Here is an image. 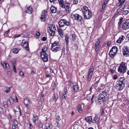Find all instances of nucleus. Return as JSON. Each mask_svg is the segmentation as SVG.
<instances>
[{
  "mask_svg": "<svg viewBox=\"0 0 129 129\" xmlns=\"http://www.w3.org/2000/svg\"><path fill=\"white\" fill-rule=\"evenodd\" d=\"M38 119L39 118L37 115L35 116H34L32 118L33 122L34 123H35L36 121L38 120Z\"/></svg>",
  "mask_w": 129,
  "mask_h": 129,
  "instance_id": "obj_32",
  "label": "nucleus"
},
{
  "mask_svg": "<svg viewBox=\"0 0 129 129\" xmlns=\"http://www.w3.org/2000/svg\"><path fill=\"white\" fill-rule=\"evenodd\" d=\"M118 78V77L117 75H115L113 77V78L115 80L117 79Z\"/></svg>",
  "mask_w": 129,
  "mask_h": 129,
  "instance_id": "obj_64",
  "label": "nucleus"
},
{
  "mask_svg": "<svg viewBox=\"0 0 129 129\" xmlns=\"http://www.w3.org/2000/svg\"><path fill=\"white\" fill-rule=\"evenodd\" d=\"M128 13V11L126 10L123 11L122 12V13L123 14L125 15L127 14Z\"/></svg>",
  "mask_w": 129,
  "mask_h": 129,
  "instance_id": "obj_48",
  "label": "nucleus"
},
{
  "mask_svg": "<svg viewBox=\"0 0 129 129\" xmlns=\"http://www.w3.org/2000/svg\"><path fill=\"white\" fill-rule=\"evenodd\" d=\"M46 38L45 37H43L42 39V40L44 41H45L46 40Z\"/></svg>",
  "mask_w": 129,
  "mask_h": 129,
  "instance_id": "obj_62",
  "label": "nucleus"
},
{
  "mask_svg": "<svg viewBox=\"0 0 129 129\" xmlns=\"http://www.w3.org/2000/svg\"><path fill=\"white\" fill-rule=\"evenodd\" d=\"M90 11L88 9L87 7L85 6H83V9H82V12L83 14L84 13H86V12H88Z\"/></svg>",
  "mask_w": 129,
  "mask_h": 129,
  "instance_id": "obj_17",
  "label": "nucleus"
},
{
  "mask_svg": "<svg viewBox=\"0 0 129 129\" xmlns=\"http://www.w3.org/2000/svg\"><path fill=\"white\" fill-rule=\"evenodd\" d=\"M72 1H73V3L74 4H77L78 2V0H72Z\"/></svg>",
  "mask_w": 129,
  "mask_h": 129,
  "instance_id": "obj_52",
  "label": "nucleus"
},
{
  "mask_svg": "<svg viewBox=\"0 0 129 129\" xmlns=\"http://www.w3.org/2000/svg\"><path fill=\"white\" fill-rule=\"evenodd\" d=\"M13 69L15 72L16 73V70L15 66V65L13 66Z\"/></svg>",
  "mask_w": 129,
  "mask_h": 129,
  "instance_id": "obj_58",
  "label": "nucleus"
},
{
  "mask_svg": "<svg viewBox=\"0 0 129 129\" xmlns=\"http://www.w3.org/2000/svg\"><path fill=\"white\" fill-rule=\"evenodd\" d=\"M16 62V60H12L11 61V63L13 65V66H15Z\"/></svg>",
  "mask_w": 129,
  "mask_h": 129,
  "instance_id": "obj_47",
  "label": "nucleus"
},
{
  "mask_svg": "<svg viewBox=\"0 0 129 129\" xmlns=\"http://www.w3.org/2000/svg\"><path fill=\"white\" fill-rule=\"evenodd\" d=\"M119 1L120 3L119 4V6L121 5L124 2V1H123L122 0H119Z\"/></svg>",
  "mask_w": 129,
  "mask_h": 129,
  "instance_id": "obj_53",
  "label": "nucleus"
},
{
  "mask_svg": "<svg viewBox=\"0 0 129 129\" xmlns=\"http://www.w3.org/2000/svg\"><path fill=\"white\" fill-rule=\"evenodd\" d=\"M111 42L110 41H109L107 42V45L108 46H109L110 45V44H111Z\"/></svg>",
  "mask_w": 129,
  "mask_h": 129,
  "instance_id": "obj_61",
  "label": "nucleus"
},
{
  "mask_svg": "<svg viewBox=\"0 0 129 129\" xmlns=\"http://www.w3.org/2000/svg\"><path fill=\"white\" fill-rule=\"evenodd\" d=\"M7 74L9 77H10L11 76V72L10 71H8L7 72Z\"/></svg>",
  "mask_w": 129,
  "mask_h": 129,
  "instance_id": "obj_49",
  "label": "nucleus"
},
{
  "mask_svg": "<svg viewBox=\"0 0 129 129\" xmlns=\"http://www.w3.org/2000/svg\"><path fill=\"white\" fill-rule=\"evenodd\" d=\"M72 18L74 20H77L79 21L81 23L83 22V19L81 16L80 15L76 13L73 14L72 15Z\"/></svg>",
  "mask_w": 129,
  "mask_h": 129,
  "instance_id": "obj_6",
  "label": "nucleus"
},
{
  "mask_svg": "<svg viewBox=\"0 0 129 129\" xmlns=\"http://www.w3.org/2000/svg\"><path fill=\"white\" fill-rule=\"evenodd\" d=\"M47 13L46 10L43 11L41 13V19L42 21H45L46 19Z\"/></svg>",
  "mask_w": 129,
  "mask_h": 129,
  "instance_id": "obj_9",
  "label": "nucleus"
},
{
  "mask_svg": "<svg viewBox=\"0 0 129 129\" xmlns=\"http://www.w3.org/2000/svg\"><path fill=\"white\" fill-rule=\"evenodd\" d=\"M48 50V47L46 46H44L41 52V56L43 60L45 62L47 61L48 60V55L46 52Z\"/></svg>",
  "mask_w": 129,
  "mask_h": 129,
  "instance_id": "obj_3",
  "label": "nucleus"
},
{
  "mask_svg": "<svg viewBox=\"0 0 129 129\" xmlns=\"http://www.w3.org/2000/svg\"><path fill=\"white\" fill-rule=\"evenodd\" d=\"M76 36L74 34H73L72 35V39L73 41H74L76 39Z\"/></svg>",
  "mask_w": 129,
  "mask_h": 129,
  "instance_id": "obj_45",
  "label": "nucleus"
},
{
  "mask_svg": "<svg viewBox=\"0 0 129 129\" xmlns=\"http://www.w3.org/2000/svg\"><path fill=\"white\" fill-rule=\"evenodd\" d=\"M125 79L124 77H120L118 79L114 84L115 88L118 91L122 90L125 86Z\"/></svg>",
  "mask_w": 129,
  "mask_h": 129,
  "instance_id": "obj_1",
  "label": "nucleus"
},
{
  "mask_svg": "<svg viewBox=\"0 0 129 129\" xmlns=\"http://www.w3.org/2000/svg\"><path fill=\"white\" fill-rule=\"evenodd\" d=\"M57 29L59 34L60 36L62 37L64 34L63 31L66 29H64L61 27H58Z\"/></svg>",
  "mask_w": 129,
  "mask_h": 129,
  "instance_id": "obj_13",
  "label": "nucleus"
},
{
  "mask_svg": "<svg viewBox=\"0 0 129 129\" xmlns=\"http://www.w3.org/2000/svg\"><path fill=\"white\" fill-rule=\"evenodd\" d=\"M123 9V8H121V7H120L117 10L116 12L117 13H119L121 12L122 11Z\"/></svg>",
  "mask_w": 129,
  "mask_h": 129,
  "instance_id": "obj_40",
  "label": "nucleus"
},
{
  "mask_svg": "<svg viewBox=\"0 0 129 129\" xmlns=\"http://www.w3.org/2000/svg\"><path fill=\"white\" fill-rule=\"evenodd\" d=\"M50 10L52 13H56L57 11V9L55 7L53 6L51 7Z\"/></svg>",
  "mask_w": 129,
  "mask_h": 129,
  "instance_id": "obj_20",
  "label": "nucleus"
},
{
  "mask_svg": "<svg viewBox=\"0 0 129 129\" xmlns=\"http://www.w3.org/2000/svg\"><path fill=\"white\" fill-rule=\"evenodd\" d=\"M92 75L87 74V79L88 81H90L91 79Z\"/></svg>",
  "mask_w": 129,
  "mask_h": 129,
  "instance_id": "obj_38",
  "label": "nucleus"
},
{
  "mask_svg": "<svg viewBox=\"0 0 129 129\" xmlns=\"http://www.w3.org/2000/svg\"><path fill=\"white\" fill-rule=\"evenodd\" d=\"M62 20V19H60L59 21L58 24L59 27H61L64 29H66L67 27L65 26L63 23V22Z\"/></svg>",
  "mask_w": 129,
  "mask_h": 129,
  "instance_id": "obj_16",
  "label": "nucleus"
},
{
  "mask_svg": "<svg viewBox=\"0 0 129 129\" xmlns=\"http://www.w3.org/2000/svg\"><path fill=\"white\" fill-rule=\"evenodd\" d=\"M105 107L104 106H102V109L100 111V112H101V114L100 115H101L102 116L104 114V109H105Z\"/></svg>",
  "mask_w": 129,
  "mask_h": 129,
  "instance_id": "obj_35",
  "label": "nucleus"
},
{
  "mask_svg": "<svg viewBox=\"0 0 129 129\" xmlns=\"http://www.w3.org/2000/svg\"><path fill=\"white\" fill-rule=\"evenodd\" d=\"M51 49L53 52H56L61 50L60 46L59 45V43L57 41H55L51 44Z\"/></svg>",
  "mask_w": 129,
  "mask_h": 129,
  "instance_id": "obj_4",
  "label": "nucleus"
},
{
  "mask_svg": "<svg viewBox=\"0 0 129 129\" xmlns=\"http://www.w3.org/2000/svg\"><path fill=\"white\" fill-rule=\"evenodd\" d=\"M56 29V27L54 25H52L50 26H49L48 29V31L50 34L51 36H54L55 34V31Z\"/></svg>",
  "mask_w": 129,
  "mask_h": 129,
  "instance_id": "obj_7",
  "label": "nucleus"
},
{
  "mask_svg": "<svg viewBox=\"0 0 129 129\" xmlns=\"http://www.w3.org/2000/svg\"><path fill=\"white\" fill-rule=\"evenodd\" d=\"M36 36H37L38 37H39L40 35V33L38 31H37L36 32Z\"/></svg>",
  "mask_w": 129,
  "mask_h": 129,
  "instance_id": "obj_56",
  "label": "nucleus"
},
{
  "mask_svg": "<svg viewBox=\"0 0 129 129\" xmlns=\"http://www.w3.org/2000/svg\"><path fill=\"white\" fill-rule=\"evenodd\" d=\"M122 28L123 30H126L129 28V21H126L123 24Z\"/></svg>",
  "mask_w": 129,
  "mask_h": 129,
  "instance_id": "obj_11",
  "label": "nucleus"
},
{
  "mask_svg": "<svg viewBox=\"0 0 129 129\" xmlns=\"http://www.w3.org/2000/svg\"><path fill=\"white\" fill-rule=\"evenodd\" d=\"M116 53H114V52L110 51L109 52V55L110 57L111 58H113L114 56H115Z\"/></svg>",
  "mask_w": 129,
  "mask_h": 129,
  "instance_id": "obj_33",
  "label": "nucleus"
},
{
  "mask_svg": "<svg viewBox=\"0 0 129 129\" xmlns=\"http://www.w3.org/2000/svg\"><path fill=\"white\" fill-rule=\"evenodd\" d=\"M123 54L125 57L129 56V47L127 46H124L122 48Z\"/></svg>",
  "mask_w": 129,
  "mask_h": 129,
  "instance_id": "obj_8",
  "label": "nucleus"
},
{
  "mask_svg": "<svg viewBox=\"0 0 129 129\" xmlns=\"http://www.w3.org/2000/svg\"><path fill=\"white\" fill-rule=\"evenodd\" d=\"M98 104H103V106H104V104H105L104 101H105V98H104V99H101L100 98L98 99Z\"/></svg>",
  "mask_w": 129,
  "mask_h": 129,
  "instance_id": "obj_25",
  "label": "nucleus"
},
{
  "mask_svg": "<svg viewBox=\"0 0 129 129\" xmlns=\"http://www.w3.org/2000/svg\"><path fill=\"white\" fill-rule=\"evenodd\" d=\"M22 44L23 46L25 48V49L29 51V49L28 43L25 41V40H23L22 42Z\"/></svg>",
  "mask_w": 129,
  "mask_h": 129,
  "instance_id": "obj_14",
  "label": "nucleus"
},
{
  "mask_svg": "<svg viewBox=\"0 0 129 129\" xmlns=\"http://www.w3.org/2000/svg\"><path fill=\"white\" fill-rule=\"evenodd\" d=\"M12 99L13 100V102H17L18 101V100L16 97H15V98H12Z\"/></svg>",
  "mask_w": 129,
  "mask_h": 129,
  "instance_id": "obj_54",
  "label": "nucleus"
},
{
  "mask_svg": "<svg viewBox=\"0 0 129 129\" xmlns=\"http://www.w3.org/2000/svg\"><path fill=\"white\" fill-rule=\"evenodd\" d=\"M60 7L64 9L65 11L67 13L70 12V1L69 0H58Z\"/></svg>",
  "mask_w": 129,
  "mask_h": 129,
  "instance_id": "obj_2",
  "label": "nucleus"
},
{
  "mask_svg": "<svg viewBox=\"0 0 129 129\" xmlns=\"http://www.w3.org/2000/svg\"><path fill=\"white\" fill-rule=\"evenodd\" d=\"M100 40L101 39L99 38L98 39V41L95 43V51L96 52H97L99 51Z\"/></svg>",
  "mask_w": 129,
  "mask_h": 129,
  "instance_id": "obj_12",
  "label": "nucleus"
},
{
  "mask_svg": "<svg viewBox=\"0 0 129 129\" xmlns=\"http://www.w3.org/2000/svg\"><path fill=\"white\" fill-rule=\"evenodd\" d=\"M12 98H9V100L10 103L11 104H12L13 103V101Z\"/></svg>",
  "mask_w": 129,
  "mask_h": 129,
  "instance_id": "obj_44",
  "label": "nucleus"
},
{
  "mask_svg": "<svg viewBox=\"0 0 129 129\" xmlns=\"http://www.w3.org/2000/svg\"><path fill=\"white\" fill-rule=\"evenodd\" d=\"M105 96H104V95H103L102 94H100V97L98 99L100 98L101 99H104Z\"/></svg>",
  "mask_w": 129,
  "mask_h": 129,
  "instance_id": "obj_46",
  "label": "nucleus"
},
{
  "mask_svg": "<svg viewBox=\"0 0 129 129\" xmlns=\"http://www.w3.org/2000/svg\"><path fill=\"white\" fill-rule=\"evenodd\" d=\"M124 38H125V37L124 36H120L119 37V38L117 41V43H121Z\"/></svg>",
  "mask_w": 129,
  "mask_h": 129,
  "instance_id": "obj_19",
  "label": "nucleus"
},
{
  "mask_svg": "<svg viewBox=\"0 0 129 129\" xmlns=\"http://www.w3.org/2000/svg\"><path fill=\"white\" fill-rule=\"evenodd\" d=\"M19 76L22 78H23L24 77V75L23 72L21 71L19 73Z\"/></svg>",
  "mask_w": 129,
  "mask_h": 129,
  "instance_id": "obj_42",
  "label": "nucleus"
},
{
  "mask_svg": "<svg viewBox=\"0 0 129 129\" xmlns=\"http://www.w3.org/2000/svg\"><path fill=\"white\" fill-rule=\"evenodd\" d=\"M10 88L8 87H6L5 92L6 93H8L10 91Z\"/></svg>",
  "mask_w": 129,
  "mask_h": 129,
  "instance_id": "obj_43",
  "label": "nucleus"
},
{
  "mask_svg": "<svg viewBox=\"0 0 129 129\" xmlns=\"http://www.w3.org/2000/svg\"><path fill=\"white\" fill-rule=\"evenodd\" d=\"M85 120L88 122H89L91 121L92 122V118L91 117L89 116L86 117L85 118Z\"/></svg>",
  "mask_w": 129,
  "mask_h": 129,
  "instance_id": "obj_31",
  "label": "nucleus"
},
{
  "mask_svg": "<svg viewBox=\"0 0 129 129\" xmlns=\"http://www.w3.org/2000/svg\"><path fill=\"white\" fill-rule=\"evenodd\" d=\"M94 70V68L93 66L91 67L88 71V74L92 75L93 73Z\"/></svg>",
  "mask_w": 129,
  "mask_h": 129,
  "instance_id": "obj_23",
  "label": "nucleus"
},
{
  "mask_svg": "<svg viewBox=\"0 0 129 129\" xmlns=\"http://www.w3.org/2000/svg\"><path fill=\"white\" fill-rule=\"evenodd\" d=\"M23 102L24 104L27 108L29 107L30 102L28 98H26L24 99Z\"/></svg>",
  "mask_w": 129,
  "mask_h": 129,
  "instance_id": "obj_15",
  "label": "nucleus"
},
{
  "mask_svg": "<svg viewBox=\"0 0 129 129\" xmlns=\"http://www.w3.org/2000/svg\"><path fill=\"white\" fill-rule=\"evenodd\" d=\"M3 67L4 68H9V64L6 62H4L3 64Z\"/></svg>",
  "mask_w": 129,
  "mask_h": 129,
  "instance_id": "obj_36",
  "label": "nucleus"
},
{
  "mask_svg": "<svg viewBox=\"0 0 129 129\" xmlns=\"http://www.w3.org/2000/svg\"><path fill=\"white\" fill-rule=\"evenodd\" d=\"M56 119L58 120V121H60L61 120V118L59 115H58L56 117Z\"/></svg>",
  "mask_w": 129,
  "mask_h": 129,
  "instance_id": "obj_55",
  "label": "nucleus"
},
{
  "mask_svg": "<svg viewBox=\"0 0 129 129\" xmlns=\"http://www.w3.org/2000/svg\"><path fill=\"white\" fill-rule=\"evenodd\" d=\"M69 37L68 36H66L65 37V40L66 41V43L67 45H68L69 41Z\"/></svg>",
  "mask_w": 129,
  "mask_h": 129,
  "instance_id": "obj_39",
  "label": "nucleus"
},
{
  "mask_svg": "<svg viewBox=\"0 0 129 129\" xmlns=\"http://www.w3.org/2000/svg\"><path fill=\"white\" fill-rule=\"evenodd\" d=\"M62 21L63 22V23L65 26H69L70 25V22L65 20L64 19H62Z\"/></svg>",
  "mask_w": 129,
  "mask_h": 129,
  "instance_id": "obj_21",
  "label": "nucleus"
},
{
  "mask_svg": "<svg viewBox=\"0 0 129 129\" xmlns=\"http://www.w3.org/2000/svg\"><path fill=\"white\" fill-rule=\"evenodd\" d=\"M35 74V72L33 71H32L30 73V74L32 75H34Z\"/></svg>",
  "mask_w": 129,
  "mask_h": 129,
  "instance_id": "obj_63",
  "label": "nucleus"
},
{
  "mask_svg": "<svg viewBox=\"0 0 129 129\" xmlns=\"http://www.w3.org/2000/svg\"><path fill=\"white\" fill-rule=\"evenodd\" d=\"M21 36V35L20 34H18L17 35H16L14 37L15 38H16L19 37H20Z\"/></svg>",
  "mask_w": 129,
  "mask_h": 129,
  "instance_id": "obj_60",
  "label": "nucleus"
},
{
  "mask_svg": "<svg viewBox=\"0 0 129 129\" xmlns=\"http://www.w3.org/2000/svg\"><path fill=\"white\" fill-rule=\"evenodd\" d=\"M32 8L30 6L26 8L25 10V12L26 13H28L29 14H31L32 12Z\"/></svg>",
  "mask_w": 129,
  "mask_h": 129,
  "instance_id": "obj_18",
  "label": "nucleus"
},
{
  "mask_svg": "<svg viewBox=\"0 0 129 129\" xmlns=\"http://www.w3.org/2000/svg\"><path fill=\"white\" fill-rule=\"evenodd\" d=\"M38 125L39 127L40 128H42L43 127V124L41 122H40L38 123Z\"/></svg>",
  "mask_w": 129,
  "mask_h": 129,
  "instance_id": "obj_50",
  "label": "nucleus"
},
{
  "mask_svg": "<svg viewBox=\"0 0 129 129\" xmlns=\"http://www.w3.org/2000/svg\"><path fill=\"white\" fill-rule=\"evenodd\" d=\"M58 98V94L57 93H54V94L53 100L55 102H56Z\"/></svg>",
  "mask_w": 129,
  "mask_h": 129,
  "instance_id": "obj_26",
  "label": "nucleus"
},
{
  "mask_svg": "<svg viewBox=\"0 0 129 129\" xmlns=\"http://www.w3.org/2000/svg\"><path fill=\"white\" fill-rule=\"evenodd\" d=\"M66 95V94H65L64 93L63 94L62 96V99H64L65 98Z\"/></svg>",
  "mask_w": 129,
  "mask_h": 129,
  "instance_id": "obj_59",
  "label": "nucleus"
},
{
  "mask_svg": "<svg viewBox=\"0 0 129 129\" xmlns=\"http://www.w3.org/2000/svg\"><path fill=\"white\" fill-rule=\"evenodd\" d=\"M99 120V119L98 117L95 116L93 118V119L92 121V122L95 123L96 122H98Z\"/></svg>",
  "mask_w": 129,
  "mask_h": 129,
  "instance_id": "obj_27",
  "label": "nucleus"
},
{
  "mask_svg": "<svg viewBox=\"0 0 129 129\" xmlns=\"http://www.w3.org/2000/svg\"><path fill=\"white\" fill-rule=\"evenodd\" d=\"M98 82H95L93 85V87L94 89H96L98 88V89L99 87L98 86Z\"/></svg>",
  "mask_w": 129,
  "mask_h": 129,
  "instance_id": "obj_34",
  "label": "nucleus"
},
{
  "mask_svg": "<svg viewBox=\"0 0 129 129\" xmlns=\"http://www.w3.org/2000/svg\"><path fill=\"white\" fill-rule=\"evenodd\" d=\"M72 88L74 92L77 91L79 89V87L77 85L72 86Z\"/></svg>",
  "mask_w": 129,
  "mask_h": 129,
  "instance_id": "obj_28",
  "label": "nucleus"
},
{
  "mask_svg": "<svg viewBox=\"0 0 129 129\" xmlns=\"http://www.w3.org/2000/svg\"><path fill=\"white\" fill-rule=\"evenodd\" d=\"M4 106L5 107L7 108L8 105L7 104V102H4Z\"/></svg>",
  "mask_w": 129,
  "mask_h": 129,
  "instance_id": "obj_51",
  "label": "nucleus"
},
{
  "mask_svg": "<svg viewBox=\"0 0 129 129\" xmlns=\"http://www.w3.org/2000/svg\"><path fill=\"white\" fill-rule=\"evenodd\" d=\"M83 14L85 19H89L92 17V13L90 11L86 12V13H84Z\"/></svg>",
  "mask_w": 129,
  "mask_h": 129,
  "instance_id": "obj_10",
  "label": "nucleus"
},
{
  "mask_svg": "<svg viewBox=\"0 0 129 129\" xmlns=\"http://www.w3.org/2000/svg\"><path fill=\"white\" fill-rule=\"evenodd\" d=\"M77 110L78 112L80 113H81L82 111V105H79L77 107Z\"/></svg>",
  "mask_w": 129,
  "mask_h": 129,
  "instance_id": "obj_30",
  "label": "nucleus"
},
{
  "mask_svg": "<svg viewBox=\"0 0 129 129\" xmlns=\"http://www.w3.org/2000/svg\"><path fill=\"white\" fill-rule=\"evenodd\" d=\"M127 65L126 63L122 62L118 68V72L122 74L125 72L127 69Z\"/></svg>",
  "mask_w": 129,
  "mask_h": 129,
  "instance_id": "obj_5",
  "label": "nucleus"
},
{
  "mask_svg": "<svg viewBox=\"0 0 129 129\" xmlns=\"http://www.w3.org/2000/svg\"><path fill=\"white\" fill-rule=\"evenodd\" d=\"M18 122L17 120L14 119V123L13 124L12 127L13 129H16L17 127Z\"/></svg>",
  "mask_w": 129,
  "mask_h": 129,
  "instance_id": "obj_22",
  "label": "nucleus"
},
{
  "mask_svg": "<svg viewBox=\"0 0 129 129\" xmlns=\"http://www.w3.org/2000/svg\"><path fill=\"white\" fill-rule=\"evenodd\" d=\"M48 125L46 126V129H50L51 128V127H52L51 124V123H48Z\"/></svg>",
  "mask_w": 129,
  "mask_h": 129,
  "instance_id": "obj_41",
  "label": "nucleus"
},
{
  "mask_svg": "<svg viewBox=\"0 0 129 129\" xmlns=\"http://www.w3.org/2000/svg\"><path fill=\"white\" fill-rule=\"evenodd\" d=\"M118 48L116 46H115L113 47L110 50L111 51L114 52V53H117L118 52Z\"/></svg>",
  "mask_w": 129,
  "mask_h": 129,
  "instance_id": "obj_24",
  "label": "nucleus"
},
{
  "mask_svg": "<svg viewBox=\"0 0 129 129\" xmlns=\"http://www.w3.org/2000/svg\"><path fill=\"white\" fill-rule=\"evenodd\" d=\"M20 50V49L19 48H14L12 50V52L14 53H17Z\"/></svg>",
  "mask_w": 129,
  "mask_h": 129,
  "instance_id": "obj_29",
  "label": "nucleus"
},
{
  "mask_svg": "<svg viewBox=\"0 0 129 129\" xmlns=\"http://www.w3.org/2000/svg\"><path fill=\"white\" fill-rule=\"evenodd\" d=\"M73 83L71 81H69L68 83V85L70 86H71L73 85Z\"/></svg>",
  "mask_w": 129,
  "mask_h": 129,
  "instance_id": "obj_57",
  "label": "nucleus"
},
{
  "mask_svg": "<svg viewBox=\"0 0 129 129\" xmlns=\"http://www.w3.org/2000/svg\"><path fill=\"white\" fill-rule=\"evenodd\" d=\"M102 7L100 9V11L101 12H102L104 11L105 9V1H104L103 4H102Z\"/></svg>",
  "mask_w": 129,
  "mask_h": 129,
  "instance_id": "obj_37",
  "label": "nucleus"
}]
</instances>
